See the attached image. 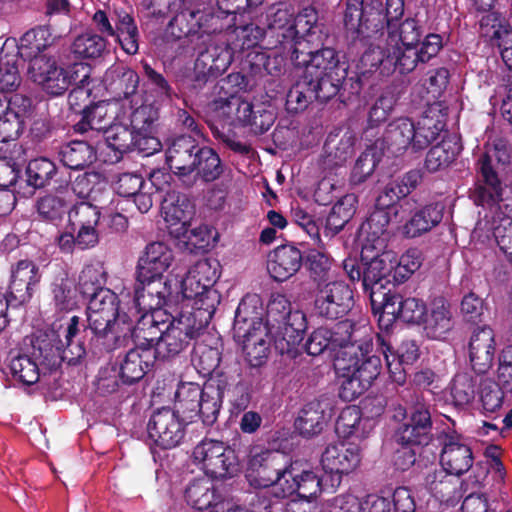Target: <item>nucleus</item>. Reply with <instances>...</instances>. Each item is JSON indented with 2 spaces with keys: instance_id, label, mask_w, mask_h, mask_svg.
Segmentation results:
<instances>
[{
  "instance_id": "1",
  "label": "nucleus",
  "mask_w": 512,
  "mask_h": 512,
  "mask_svg": "<svg viewBox=\"0 0 512 512\" xmlns=\"http://www.w3.org/2000/svg\"><path fill=\"white\" fill-rule=\"evenodd\" d=\"M405 12V0H346L343 23L353 41L385 42Z\"/></svg>"
},
{
  "instance_id": "2",
  "label": "nucleus",
  "mask_w": 512,
  "mask_h": 512,
  "mask_svg": "<svg viewBox=\"0 0 512 512\" xmlns=\"http://www.w3.org/2000/svg\"><path fill=\"white\" fill-rule=\"evenodd\" d=\"M120 300L112 290H103L88 301L87 325L80 322L81 335L85 336L88 349L99 348L111 352L124 345L129 334V319H121L126 312L120 311Z\"/></svg>"
},
{
  "instance_id": "3",
  "label": "nucleus",
  "mask_w": 512,
  "mask_h": 512,
  "mask_svg": "<svg viewBox=\"0 0 512 512\" xmlns=\"http://www.w3.org/2000/svg\"><path fill=\"white\" fill-rule=\"evenodd\" d=\"M212 318L189 305H182L170 325L159 335L148 333V342L157 359L173 358L196 341L205 331Z\"/></svg>"
},
{
  "instance_id": "4",
  "label": "nucleus",
  "mask_w": 512,
  "mask_h": 512,
  "mask_svg": "<svg viewBox=\"0 0 512 512\" xmlns=\"http://www.w3.org/2000/svg\"><path fill=\"white\" fill-rule=\"evenodd\" d=\"M218 266L216 260L202 259L188 270L185 277L179 279L178 276H172L182 305H189L213 317L221 300L219 292L214 288L219 278Z\"/></svg>"
},
{
  "instance_id": "5",
  "label": "nucleus",
  "mask_w": 512,
  "mask_h": 512,
  "mask_svg": "<svg viewBox=\"0 0 512 512\" xmlns=\"http://www.w3.org/2000/svg\"><path fill=\"white\" fill-rule=\"evenodd\" d=\"M80 317L72 316L64 328V340L59 335L37 338L32 343V356L46 371L59 368L62 362L78 364L87 354L88 344L85 336H80Z\"/></svg>"
},
{
  "instance_id": "6",
  "label": "nucleus",
  "mask_w": 512,
  "mask_h": 512,
  "mask_svg": "<svg viewBox=\"0 0 512 512\" xmlns=\"http://www.w3.org/2000/svg\"><path fill=\"white\" fill-rule=\"evenodd\" d=\"M295 67H303V76L314 83L322 91L334 97L340 93L346 68L340 65L338 52L331 47L306 50L305 45L295 47L290 54Z\"/></svg>"
},
{
  "instance_id": "7",
  "label": "nucleus",
  "mask_w": 512,
  "mask_h": 512,
  "mask_svg": "<svg viewBox=\"0 0 512 512\" xmlns=\"http://www.w3.org/2000/svg\"><path fill=\"white\" fill-rule=\"evenodd\" d=\"M304 348L311 356L332 353L339 348H356L365 354L373 348L371 326L350 319L339 321L332 328L321 326L310 334Z\"/></svg>"
},
{
  "instance_id": "8",
  "label": "nucleus",
  "mask_w": 512,
  "mask_h": 512,
  "mask_svg": "<svg viewBox=\"0 0 512 512\" xmlns=\"http://www.w3.org/2000/svg\"><path fill=\"white\" fill-rule=\"evenodd\" d=\"M510 163L509 148L505 141L498 140L493 148L482 153L476 163L479 180L472 193V199L477 206L492 207L503 201V185L493 163Z\"/></svg>"
},
{
  "instance_id": "9",
  "label": "nucleus",
  "mask_w": 512,
  "mask_h": 512,
  "mask_svg": "<svg viewBox=\"0 0 512 512\" xmlns=\"http://www.w3.org/2000/svg\"><path fill=\"white\" fill-rule=\"evenodd\" d=\"M368 248H362L360 259L347 257L343 261V269L352 282H361L365 293L385 290V285L391 282L396 259L389 253L383 252L374 256L367 254Z\"/></svg>"
},
{
  "instance_id": "10",
  "label": "nucleus",
  "mask_w": 512,
  "mask_h": 512,
  "mask_svg": "<svg viewBox=\"0 0 512 512\" xmlns=\"http://www.w3.org/2000/svg\"><path fill=\"white\" fill-rule=\"evenodd\" d=\"M244 306V303H240L235 312L233 335L236 341L242 344L251 370L255 369L258 372L268 359L270 342L267 341V337L270 334L262 318H248L244 315Z\"/></svg>"
},
{
  "instance_id": "11",
  "label": "nucleus",
  "mask_w": 512,
  "mask_h": 512,
  "mask_svg": "<svg viewBox=\"0 0 512 512\" xmlns=\"http://www.w3.org/2000/svg\"><path fill=\"white\" fill-rule=\"evenodd\" d=\"M235 446L236 443L228 446L222 441L204 438L194 447L193 460L211 478H232L240 472L244 457Z\"/></svg>"
},
{
  "instance_id": "12",
  "label": "nucleus",
  "mask_w": 512,
  "mask_h": 512,
  "mask_svg": "<svg viewBox=\"0 0 512 512\" xmlns=\"http://www.w3.org/2000/svg\"><path fill=\"white\" fill-rule=\"evenodd\" d=\"M265 24L267 50L282 49L291 53L295 47H302L292 3L279 1L268 6L265 11Z\"/></svg>"
},
{
  "instance_id": "13",
  "label": "nucleus",
  "mask_w": 512,
  "mask_h": 512,
  "mask_svg": "<svg viewBox=\"0 0 512 512\" xmlns=\"http://www.w3.org/2000/svg\"><path fill=\"white\" fill-rule=\"evenodd\" d=\"M248 477L252 486L256 488H268L282 491L288 476H291L289 458L286 454L277 450L257 451L252 448L249 451Z\"/></svg>"
},
{
  "instance_id": "14",
  "label": "nucleus",
  "mask_w": 512,
  "mask_h": 512,
  "mask_svg": "<svg viewBox=\"0 0 512 512\" xmlns=\"http://www.w3.org/2000/svg\"><path fill=\"white\" fill-rule=\"evenodd\" d=\"M161 306H182L180 295L174 286L172 276L165 281L141 283L136 280L132 298V306L128 308V314L137 319L142 313H147Z\"/></svg>"
},
{
  "instance_id": "15",
  "label": "nucleus",
  "mask_w": 512,
  "mask_h": 512,
  "mask_svg": "<svg viewBox=\"0 0 512 512\" xmlns=\"http://www.w3.org/2000/svg\"><path fill=\"white\" fill-rule=\"evenodd\" d=\"M199 10L184 9L178 12L168 23L167 39L183 40L181 47L198 54L196 65L211 58L212 53L206 47V40L200 31Z\"/></svg>"
},
{
  "instance_id": "16",
  "label": "nucleus",
  "mask_w": 512,
  "mask_h": 512,
  "mask_svg": "<svg viewBox=\"0 0 512 512\" xmlns=\"http://www.w3.org/2000/svg\"><path fill=\"white\" fill-rule=\"evenodd\" d=\"M354 305L353 291L343 281H329L316 286L314 310L317 315L328 320L346 316Z\"/></svg>"
},
{
  "instance_id": "17",
  "label": "nucleus",
  "mask_w": 512,
  "mask_h": 512,
  "mask_svg": "<svg viewBox=\"0 0 512 512\" xmlns=\"http://www.w3.org/2000/svg\"><path fill=\"white\" fill-rule=\"evenodd\" d=\"M182 418L169 407H162L152 413L147 423L150 445L160 449H172L178 446L185 436V426Z\"/></svg>"
},
{
  "instance_id": "18",
  "label": "nucleus",
  "mask_w": 512,
  "mask_h": 512,
  "mask_svg": "<svg viewBox=\"0 0 512 512\" xmlns=\"http://www.w3.org/2000/svg\"><path fill=\"white\" fill-rule=\"evenodd\" d=\"M114 14L116 16L115 28L111 25L107 14L102 10H98L94 14L93 21L102 34L115 37L128 55H135L139 50L140 35L134 18L122 9H115Z\"/></svg>"
},
{
  "instance_id": "19",
  "label": "nucleus",
  "mask_w": 512,
  "mask_h": 512,
  "mask_svg": "<svg viewBox=\"0 0 512 512\" xmlns=\"http://www.w3.org/2000/svg\"><path fill=\"white\" fill-rule=\"evenodd\" d=\"M361 458V450L356 444H329L322 453L321 464L325 472L330 474L331 486L338 487L342 475L354 471L359 466Z\"/></svg>"
},
{
  "instance_id": "20",
  "label": "nucleus",
  "mask_w": 512,
  "mask_h": 512,
  "mask_svg": "<svg viewBox=\"0 0 512 512\" xmlns=\"http://www.w3.org/2000/svg\"><path fill=\"white\" fill-rule=\"evenodd\" d=\"M441 443L440 465L450 474L460 477L473 467V451L463 435L455 430L445 431Z\"/></svg>"
},
{
  "instance_id": "21",
  "label": "nucleus",
  "mask_w": 512,
  "mask_h": 512,
  "mask_svg": "<svg viewBox=\"0 0 512 512\" xmlns=\"http://www.w3.org/2000/svg\"><path fill=\"white\" fill-rule=\"evenodd\" d=\"M41 281L38 265L31 259H21L11 265L7 296L12 307L27 304Z\"/></svg>"
},
{
  "instance_id": "22",
  "label": "nucleus",
  "mask_w": 512,
  "mask_h": 512,
  "mask_svg": "<svg viewBox=\"0 0 512 512\" xmlns=\"http://www.w3.org/2000/svg\"><path fill=\"white\" fill-rule=\"evenodd\" d=\"M174 260L172 249L164 242H151L146 245L139 257L135 277L138 282L165 281L164 273Z\"/></svg>"
},
{
  "instance_id": "23",
  "label": "nucleus",
  "mask_w": 512,
  "mask_h": 512,
  "mask_svg": "<svg viewBox=\"0 0 512 512\" xmlns=\"http://www.w3.org/2000/svg\"><path fill=\"white\" fill-rule=\"evenodd\" d=\"M134 342L136 346L129 349L123 356H119L115 365L119 371V378L124 385L139 382L157 359L153 349L144 345L142 340Z\"/></svg>"
},
{
  "instance_id": "24",
  "label": "nucleus",
  "mask_w": 512,
  "mask_h": 512,
  "mask_svg": "<svg viewBox=\"0 0 512 512\" xmlns=\"http://www.w3.org/2000/svg\"><path fill=\"white\" fill-rule=\"evenodd\" d=\"M413 132L414 121L409 117H398L387 124L382 137L374 143L383 153L401 156L408 150L413 152Z\"/></svg>"
},
{
  "instance_id": "25",
  "label": "nucleus",
  "mask_w": 512,
  "mask_h": 512,
  "mask_svg": "<svg viewBox=\"0 0 512 512\" xmlns=\"http://www.w3.org/2000/svg\"><path fill=\"white\" fill-rule=\"evenodd\" d=\"M31 67L34 80L51 96L62 95L73 82H76L74 74L77 72L74 68L58 67L55 61L50 59L36 60Z\"/></svg>"
},
{
  "instance_id": "26",
  "label": "nucleus",
  "mask_w": 512,
  "mask_h": 512,
  "mask_svg": "<svg viewBox=\"0 0 512 512\" xmlns=\"http://www.w3.org/2000/svg\"><path fill=\"white\" fill-rule=\"evenodd\" d=\"M201 147L202 144L190 135H179L171 140L166 150V162L183 183L189 178V170Z\"/></svg>"
},
{
  "instance_id": "27",
  "label": "nucleus",
  "mask_w": 512,
  "mask_h": 512,
  "mask_svg": "<svg viewBox=\"0 0 512 512\" xmlns=\"http://www.w3.org/2000/svg\"><path fill=\"white\" fill-rule=\"evenodd\" d=\"M172 306H161L160 308H155L147 313H142L138 316L137 319H133L130 314L125 313L122 315L121 319H129L126 326V333L129 334V338L134 341L148 342V333L159 335L163 330H166L167 326L170 325L172 318L175 315H172L171 312L167 310V308H171Z\"/></svg>"
},
{
  "instance_id": "28",
  "label": "nucleus",
  "mask_w": 512,
  "mask_h": 512,
  "mask_svg": "<svg viewBox=\"0 0 512 512\" xmlns=\"http://www.w3.org/2000/svg\"><path fill=\"white\" fill-rule=\"evenodd\" d=\"M293 318L294 322L277 326L276 331L268 328L275 349L281 355H286L291 359L296 358L300 354V345L307 329L306 316L302 311L295 310Z\"/></svg>"
},
{
  "instance_id": "29",
  "label": "nucleus",
  "mask_w": 512,
  "mask_h": 512,
  "mask_svg": "<svg viewBox=\"0 0 512 512\" xmlns=\"http://www.w3.org/2000/svg\"><path fill=\"white\" fill-rule=\"evenodd\" d=\"M495 338L488 326L475 329L469 342V362L477 375L486 374L493 365L495 357Z\"/></svg>"
},
{
  "instance_id": "30",
  "label": "nucleus",
  "mask_w": 512,
  "mask_h": 512,
  "mask_svg": "<svg viewBox=\"0 0 512 512\" xmlns=\"http://www.w3.org/2000/svg\"><path fill=\"white\" fill-rule=\"evenodd\" d=\"M304 256L293 244L280 245L274 249L268 260L267 269L277 282H283L294 276L302 267Z\"/></svg>"
},
{
  "instance_id": "31",
  "label": "nucleus",
  "mask_w": 512,
  "mask_h": 512,
  "mask_svg": "<svg viewBox=\"0 0 512 512\" xmlns=\"http://www.w3.org/2000/svg\"><path fill=\"white\" fill-rule=\"evenodd\" d=\"M355 141V134L349 129L331 131L323 146V166L329 169L342 166L353 154Z\"/></svg>"
},
{
  "instance_id": "32",
  "label": "nucleus",
  "mask_w": 512,
  "mask_h": 512,
  "mask_svg": "<svg viewBox=\"0 0 512 512\" xmlns=\"http://www.w3.org/2000/svg\"><path fill=\"white\" fill-rule=\"evenodd\" d=\"M333 97L322 92L307 76L301 75L286 94L285 109L288 113L297 114L304 111L313 101L326 103Z\"/></svg>"
},
{
  "instance_id": "33",
  "label": "nucleus",
  "mask_w": 512,
  "mask_h": 512,
  "mask_svg": "<svg viewBox=\"0 0 512 512\" xmlns=\"http://www.w3.org/2000/svg\"><path fill=\"white\" fill-rule=\"evenodd\" d=\"M424 330L431 339H440L454 327L450 302L443 296L434 297L424 317Z\"/></svg>"
},
{
  "instance_id": "34",
  "label": "nucleus",
  "mask_w": 512,
  "mask_h": 512,
  "mask_svg": "<svg viewBox=\"0 0 512 512\" xmlns=\"http://www.w3.org/2000/svg\"><path fill=\"white\" fill-rule=\"evenodd\" d=\"M197 151L195 163L189 170V178H186V183H183L189 188L194 185L196 177L205 183H211L218 180L224 172L222 160L213 148L202 145Z\"/></svg>"
},
{
  "instance_id": "35",
  "label": "nucleus",
  "mask_w": 512,
  "mask_h": 512,
  "mask_svg": "<svg viewBox=\"0 0 512 512\" xmlns=\"http://www.w3.org/2000/svg\"><path fill=\"white\" fill-rule=\"evenodd\" d=\"M328 409L329 403L325 400L314 399L305 404L295 420L300 435L311 438L320 434L328 421Z\"/></svg>"
},
{
  "instance_id": "36",
  "label": "nucleus",
  "mask_w": 512,
  "mask_h": 512,
  "mask_svg": "<svg viewBox=\"0 0 512 512\" xmlns=\"http://www.w3.org/2000/svg\"><path fill=\"white\" fill-rule=\"evenodd\" d=\"M445 206L440 202L427 204L416 210L403 226L406 238H416L431 231L443 219Z\"/></svg>"
},
{
  "instance_id": "37",
  "label": "nucleus",
  "mask_w": 512,
  "mask_h": 512,
  "mask_svg": "<svg viewBox=\"0 0 512 512\" xmlns=\"http://www.w3.org/2000/svg\"><path fill=\"white\" fill-rule=\"evenodd\" d=\"M201 397H203V391L199 384L181 383L176 390L174 409L172 410L182 418L184 423H193L201 412Z\"/></svg>"
},
{
  "instance_id": "38",
  "label": "nucleus",
  "mask_w": 512,
  "mask_h": 512,
  "mask_svg": "<svg viewBox=\"0 0 512 512\" xmlns=\"http://www.w3.org/2000/svg\"><path fill=\"white\" fill-rule=\"evenodd\" d=\"M185 499L188 505L199 511L223 509V496L206 479L193 480L185 490Z\"/></svg>"
},
{
  "instance_id": "39",
  "label": "nucleus",
  "mask_w": 512,
  "mask_h": 512,
  "mask_svg": "<svg viewBox=\"0 0 512 512\" xmlns=\"http://www.w3.org/2000/svg\"><path fill=\"white\" fill-rule=\"evenodd\" d=\"M322 491V478L312 471L304 470L299 475L288 476L282 491H275L277 498H286L296 493L300 498L311 500Z\"/></svg>"
},
{
  "instance_id": "40",
  "label": "nucleus",
  "mask_w": 512,
  "mask_h": 512,
  "mask_svg": "<svg viewBox=\"0 0 512 512\" xmlns=\"http://www.w3.org/2000/svg\"><path fill=\"white\" fill-rule=\"evenodd\" d=\"M450 474L444 467L434 468L427 472L424 480L427 490L441 501L449 502L461 497L460 480Z\"/></svg>"
},
{
  "instance_id": "41",
  "label": "nucleus",
  "mask_w": 512,
  "mask_h": 512,
  "mask_svg": "<svg viewBox=\"0 0 512 512\" xmlns=\"http://www.w3.org/2000/svg\"><path fill=\"white\" fill-rule=\"evenodd\" d=\"M462 145L455 137H444L441 142L432 146L425 157L424 169L436 173L448 168L459 156Z\"/></svg>"
},
{
  "instance_id": "42",
  "label": "nucleus",
  "mask_w": 512,
  "mask_h": 512,
  "mask_svg": "<svg viewBox=\"0 0 512 512\" xmlns=\"http://www.w3.org/2000/svg\"><path fill=\"white\" fill-rule=\"evenodd\" d=\"M58 156L61 163L71 170H83L97 160L95 147L82 140L62 144Z\"/></svg>"
},
{
  "instance_id": "43",
  "label": "nucleus",
  "mask_w": 512,
  "mask_h": 512,
  "mask_svg": "<svg viewBox=\"0 0 512 512\" xmlns=\"http://www.w3.org/2000/svg\"><path fill=\"white\" fill-rule=\"evenodd\" d=\"M139 75L135 70L124 65H116L109 68L105 74L107 89L116 98H129L137 92Z\"/></svg>"
},
{
  "instance_id": "44",
  "label": "nucleus",
  "mask_w": 512,
  "mask_h": 512,
  "mask_svg": "<svg viewBox=\"0 0 512 512\" xmlns=\"http://www.w3.org/2000/svg\"><path fill=\"white\" fill-rule=\"evenodd\" d=\"M200 15V31L206 40V47L209 49V42L211 36L221 33L232 34L236 28L235 16L226 14L223 9H219L216 4L215 7L199 10Z\"/></svg>"
},
{
  "instance_id": "45",
  "label": "nucleus",
  "mask_w": 512,
  "mask_h": 512,
  "mask_svg": "<svg viewBox=\"0 0 512 512\" xmlns=\"http://www.w3.org/2000/svg\"><path fill=\"white\" fill-rule=\"evenodd\" d=\"M356 203V197L348 194L332 206L323 225L325 237L332 238L343 230L356 212Z\"/></svg>"
},
{
  "instance_id": "46",
  "label": "nucleus",
  "mask_w": 512,
  "mask_h": 512,
  "mask_svg": "<svg viewBox=\"0 0 512 512\" xmlns=\"http://www.w3.org/2000/svg\"><path fill=\"white\" fill-rule=\"evenodd\" d=\"M506 393L511 391L504 390L498 382L490 378L481 379L478 389L481 413L488 418H498Z\"/></svg>"
},
{
  "instance_id": "47",
  "label": "nucleus",
  "mask_w": 512,
  "mask_h": 512,
  "mask_svg": "<svg viewBox=\"0 0 512 512\" xmlns=\"http://www.w3.org/2000/svg\"><path fill=\"white\" fill-rule=\"evenodd\" d=\"M445 125V121L439 116L428 113L422 115L416 123L414 122L413 152L417 153L428 148L440 136Z\"/></svg>"
},
{
  "instance_id": "48",
  "label": "nucleus",
  "mask_w": 512,
  "mask_h": 512,
  "mask_svg": "<svg viewBox=\"0 0 512 512\" xmlns=\"http://www.w3.org/2000/svg\"><path fill=\"white\" fill-rule=\"evenodd\" d=\"M52 43L51 33L46 26L30 29L20 38L18 52L21 57L32 61L43 59L39 55Z\"/></svg>"
},
{
  "instance_id": "49",
  "label": "nucleus",
  "mask_w": 512,
  "mask_h": 512,
  "mask_svg": "<svg viewBox=\"0 0 512 512\" xmlns=\"http://www.w3.org/2000/svg\"><path fill=\"white\" fill-rule=\"evenodd\" d=\"M383 43L380 41L361 43L363 46H367V48L357 64V70L360 75L367 76L368 74L379 72L381 76H389V73H386L387 65L384 63L388 59V50H385Z\"/></svg>"
},
{
  "instance_id": "50",
  "label": "nucleus",
  "mask_w": 512,
  "mask_h": 512,
  "mask_svg": "<svg viewBox=\"0 0 512 512\" xmlns=\"http://www.w3.org/2000/svg\"><path fill=\"white\" fill-rule=\"evenodd\" d=\"M107 111L105 101H94L79 114L81 118L74 124V131L79 134H85L90 131L97 133L104 132L109 126Z\"/></svg>"
},
{
  "instance_id": "51",
  "label": "nucleus",
  "mask_w": 512,
  "mask_h": 512,
  "mask_svg": "<svg viewBox=\"0 0 512 512\" xmlns=\"http://www.w3.org/2000/svg\"><path fill=\"white\" fill-rule=\"evenodd\" d=\"M387 65L386 73L391 75L398 71L401 75H406L415 70L420 62V56L417 47L395 45L392 51L388 50V59L384 62Z\"/></svg>"
},
{
  "instance_id": "52",
  "label": "nucleus",
  "mask_w": 512,
  "mask_h": 512,
  "mask_svg": "<svg viewBox=\"0 0 512 512\" xmlns=\"http://www.w3.org/2000/svg\"><path fill=\"white\" fill-rule=\"evenodd\" d=\"M51 292L57 309L61 311L72 310L76 305V285L65 270L59 271L52 283Z\"/></svg>"
},
{
  "instance_id": "53",
  "label": "nucleus",
  "mask_w": 512,
  "mask_h": 512,
  "mask_svg": "<svg viewBox=\"0 0 512 512\" xmlns=\"http://www.w3.org/2000/svg\"><path fill=\"white\" fill-rule=\"evenodd\" d=\"M239 119L245 126H249L255 135H262L267 132L275 121V114L272 110L265 109L261 105L254 106L245 103L239 109Z\"/></svg>"
},
{
  "instance_id": "54",
  "label": "nucleus",
  "mask_w": 512,
  "mask_h": 512,
  "mask_svg": "<svg viewBox=\"0 0 512 512\" xmlns=\"http://www.w3.org/2000/svg\"><path fill=\"white\" fill-rule=\"evenodd\" d=\"M383 154L384 153L376 147L375 143L367 147V149L359 155L352 168L349 178L350 184L352 186H358L366 182L374 173Z\"/></svg>"
},
{
  "instance_id": "55",
  "label": "nucleus",
  "mask_w": 512,
  "mask_h": 512,
  "mask_svg": "<svg viewBox=\"0 0 512 512\" xmlns=\"http://www.w3.org/2000/svg\"><path fill=\"white\" fill-rule=\"evenodd\" d=\"M35 207L42 220L57 224L69 216L71 203L62 196L47 194L36 201Z\"/></svg>"
},
{
  "instance_id": "56",
  "label": "nucleus",
  "mask_w": 512,
  "mask_h": 512,
  "mask_svg": "<svg viewBox=\"0 0 512 512\" xmlns=\"http://www.w3.org/2000/svg\"><path fill=\"white\" fill-rule=\"evenodd\" d=\"M374 350L372 348L371 352ZM370 353L367 352L363 354L361 352L362 358L356 357L354 363L349 366L339 367L341 370H348V372H353L359 379H361L368 387H371L373 382L380 375L382 369V361L380 358V353L376 352L373 355H368Z\"/></svg>"
},
{
  "instance_id": "57",
  "label": "nucleus",
  "mask_w": 512,
  "mask_h": 512,
  "mask_svg": "<svg viewBox=\"0 0 512 512\" xmlns=\"http://www.w3.org/2000/svg\"><path fill=\"white\" fill-rule=\"evenodd\" d=\"M396 102L397 99L389 92H384L376 99L368 111L367 125L364 130L365 137L374 136V129L387 121L394 110Z\"/></svg>"
},
{
  "instance_id": "58",
  "label": "nucleus",
  "mask_w": 512,
  "mask_h": 512,
  "mask_svg": "<svg viewBox=\"0 0 512 512\" xmlns=\"http://www.w3.org/2000/svg\"><path fill=\"white\" fill-rule=\"evenodd\" d=\"M12 377L23 385L31 386L39 381L42 367L31 355L18 354L13 356L9 364Z\"/></svg>"
},
{
  "instance_id": "59",
  "label": "nucleus",
  "mask_w": 512,
  "mask_h": 512,
  "mask_svg": "<svg viewBox=\"0 0 512 512\" xmlns=\"http://www.w3.org/2000/svg\"><path fill=\"white\" fill-rule=\"evenodd\" d=\"M294 19L297 22V29L300 30L302 46L304 43H311L315 35H317L319 43L323 45L322 25L319 23L318 11L315 7L309 5L302 8L298 13L294 11Z\"/></svg>"
},
{
  "instance_id": "60",
  "label": "nucleus",
  "mask_w": 512,
  "mask_h": 512,
  "mask_svg": "<svg viewBox=\"0 0 512 512\" xmlns=\"http://www.w3.org/2000/svg\"><path fill=\"white\" fill-rule=\"evenodd\" d=\"M56 174V164L46 157L32 159L26 167L27 183L34 189L48 186Z\"/></svg>"
},
{
  "instance_id": "61",
  "label": "nucleus",
  "mask_w": 512,
  "mask_h": 512,
  "mask_svg": "<svg viewBox=\"0 0 512 512\" xmlns=\"http://www.w3.org/2000/svg\"><path fill=\"white\" fill-rule=\"evenodd\" d=\"M107 146L120 155L133 150L137 134L127 125L112 124L104 130Z\"/></svg>"
},
{
  "instance_id": "62",
  "label": "nucleus",
  "mask_w": 512,
  "mask_h": 512,
  "mask_svg": "<svg viewBox=\"0 0 512 512\" xmlns=\"http://www.w3.org/2000/svg\"><path fill=\"white\" fill-rule=\"evenodd\" d=\"M106 45L104 37L87 32L75 38L71 49L78 59H96L103 55Z\"/></svg>"
},
{
  "instance_id": "63",
  "label": "nucleus",
  "mask_w": 512,
  "mask_h": 512,
  "mask_svg": "<svg viewBox=\"0 0 512 512\" xmlns=\"http://www.w3.org/2000/svg\"><path fill=\"white\" fill-rule=\"evenodd\" d=\"M105 283V273L101 268L94 265H86L79 274L77 289L83 298L89 301L100 294L101 291L109 290L104 287Z\"/></svg>"
},
{
  "instance_id": "64",
  "label": "nucleus",
  "mask_w": 512,
  "mask_h": 512,
  "mask_svg": "<svg viewBox=\"0 0 512 512\" xmlns=\"http://www.w3.org/2000/svg\"><path fill=\"white\" fill-rule=\"evenodd\" d=\"M477 376H473L468 372L457 373L450 387L453 401L458 406L470 404L476 395V387H479Z\"/></svg>"
}]
</instances>
